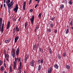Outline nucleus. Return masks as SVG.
<instances>
[{"label":"nucleus","mask_w":73,"mask_h":73,"mask_svg":"<svg viewBox=\"0 0 73 73\" xmlns=\"http://www.w3.org/2000/svg\"><path fill=\"white\" fill-rule=\"evenodd\" d=\"M10 2H11L10 0H6V3L7 4L8 9L9 11H10L12 7V5H13L14 4V2L12 1L9 3Z\"/></svg>","instance_id":"1"},{"label":"nucleus","mask_w":73,"mask_h":73,"mask_svg":"<svg viewBox=\"0 0 73 73\" xmlns=\"http://www.w3.org/2000/svg\"><path fill=\"white\" fill-rule=\"evenodd\" d=\"M18 61L19 62H21V58L15 57V61H14L13 62V64H14L13 69L16 70V66H17V63Z\"/></svg>","instance_id":"2"},{"label":"nucleus","mask_w":73,"mask_h":73,"mask_svg":"<svg viewBox=\"0 0 73 73\" xmlns=\"http://www.w3.org/2000/svg\"><path fill=\"white\" fill-rule=\"evenodd\" d=\"M19 71L18 73H21V69H22V64L21 62H20L19 63Z\"/></svg>","instance_id":"3"},{"label":"nucleus","mask_w":73,"mask_h":73,"mask_svg":"<svg viewBox=\"0 0 73 73\" xmlns=\"http://www.w3.org/2000/svg\"><path fill=\"white\" fill-rule=\"evenodd\" d=\"M12 56L13 57H15V49L12 48V51H11Z\"/></svg>","instance_id":"4"},{"label":"nucleus","mask_w":73,"mask_h":73,"mask_svg":"<svg viewBox=\"0 0 73 73\" xmlns=\"http://www.w3.org/2000/svg\"><path fill=\"white\" fill-rule=\"evenodd\" d=\"M35 61H34V60H33L30 63V65L31 66H35Z\"/></svg>","instance_id":"5"},{"label":"nucleus","mask_w":73,"mask_h":73,"mask_svg":"<svg viewBox=\"0 0 73 73\" xmlns=\"http://www.w3.org/2000/svg\"><path fill=\"white\" fill-rule=\"evenodd\" d=\"M34 18L35 17H34V15H33L32 18H30V21L31 22L32 24H33V23Z\"/></svg>","instance_id":"6"},{"label":"nucleus","mask_w":73,"mask_h":73,"mask_svg":"<svg viewBox=\"0 0 73 73\" xmlns=\"http://www.w3.org/2000/svg\"><path fill=\"white\" fill-rule=\"evenodd\" d=\"M18 9L19 7H18V6H17V4L16 5V7L14 8V11H15V12H17Z\"/></svg>","instance_id":"7"},{"label":"nucleus","mask_w":73,"mask_h":73,"mask_svg":"<svg viewBox=\"0 0 73 73\" xmlns=\"http://www.w3.org/2000/svg\"><path fill=\"white\" fill-rule=\"evenodd\" d=\"M23 8V10H25V7H26V1L24 2Z\"/></svg>","instance_id":"8"},{"label":"nucleus","mask_w":73,"mask_h":73,"mask_svg":"<svg viewBox=\"0 0 73 73\" xmlns=\"http://www.w3.org/2000/svg\"><path fill=\"white\" fill-rule=\"evenodd\" d=\"M19 52H20V49H19V48H18L16 51V53L17 56H18V55H19Z\"/></svg>","instance_id":"9"},{"label":"nucleus","mask_w":73,"mask_h":73,"mask_svg":"<svg viewBox=\"0 0 73 73\" xmlns=\"http://www.w3.org/2000/svg\"><path fill=\"white\" fill-rule=\"evenodd\" d=\"M19 39V36H16L15 38V42L16 43L18 39Z\"/></svg>","instance_id":"10"},{"label":"nucleus","mask_w":73,"mask_h":73,"mask_svg":"<svg viewBox=\"0 0 73 73\" xmlns=\"http://www.w3.org/2000/svg\"><path fill=\"white\" fill-rule=\"evenodd\" d=\"M10 26V22L9 21L8 22V24L7 25V29H8L9 28V27Z\"/></svg>","instance_id":"11"},{"label":"nucleus","mask_w":73,"mask_h":73,"mask_svg":"<svg viewBox=\"0 0 73 73\" xmlns=\"http://www.w3.org/2000/svg\"><path fill=\"white\" fill-rule=\"evenodd\" d=\"M52 71V68H50L48 70V73H51Z\"/></svg>","instance_id":"12"},{"label":"nucleus","mask_w":73,"mask_h":73,"mask_svg":"<svg viewBox=\"0 0 73 73\" xmlns=\"http://www.w3.org/2000/svg\"><path fill=\"white\" fill-rule=\"evenodd\" d=\"M4 23H3L2 24V26L1 27V32H3V31H4Z\"/></svg>","instance_id":"13"},{"label":"nucleus","mask_w":73,"mask_h":73,"mask_svg":"<svg viewBox=\"0 0 73 73\" xmlns=\"http://www.w3.org/2000/svg\"><path fill=\"white\" fill-rule=\"evenodd\" d=\"M37 48V47H36V45H34L33 46V49L34 50H36Z\"/></svg>","instance_id":"14"},{"label":"nucleus","mask_w":73,"mask_h":73,"mask_svg":"<svg viewBox=\"0 0 73 73\" xmlns=\"http://www.w3.org/2000/svg\"><path fill=\"white\" fill-rule=\"evenodd\" d=\"M10 42V40H6L5 41V43H9Z\"/></svg>","instance_id":"15"},{"label":"nucleus","mask_w":73,"mask_h":73,"mask_svg":"<svg viewBox=\"0 0 73 73\" xmlns=\"http://www.w3.org/2000/svg\"><path fill=\"white\" fill-rule=\"evenodd\" d=\"M16 30L17 32H19V29L18 28V26H17L16 27Z\"/></svg>","instance_id":"16"},{"label":"nucleus","mask_w":73,"mask_h":73,"mask_svg":"<svg viewBox=\"0 0 73 73\" xmlns=\"http://www.w3.org/2000/svg\"><path fill=\"white\" fill-rule=\"evenodd\" d=\"M54 66L55 68H56V69H58V66L57 64H55L54 65Z\"/></svg>","instance_id":"17"},{"label":"nucleus","mask_w":73,"mask_h":73,"mask_svg":"<svg viewBox=\"0 0 73 73\" xmlns=\"http://www.w3.org/2000/svg\"><path fill=\"white\" fill-rule=\"evenodd\" d=\"M41 65H39L38 66V71H40V70H41Z\"/></svg>","instance_id":"18"},{"label":"nucleus","mask_w":73,"mask_h":73,"mask_svg":"<svg viewBox=\"0 0 73 73\" xmlns=\"http://www.w3.org/2000/svg\"><path fill=\"white\" fill-rule=\"evenodd\" d=\"M69 3L70 5H72L73 4V2H72V0H70V1L69 2Z\"/></svg>","instance_id":"19"},{"label":"nucleus","mask_w":73,"mask_h":73,"mask_svg":"<svg viewBox=\"0 0 73 73\" xmlns=\"http://www.w3.org/2000/svg\"><path fill=\"white\" fill-rule=\"evenodd\" d=\"M64 8V5H62L60 6V8L62 9H63Z\"/></svg>","instance_id":"20"},{"label":"nucleus","mask_w":73,"mask_h":73,"mask_svg":"<svg viewBox=\"0 0 73 73\" xmlns=\"http://www.w3.org/2000/svg\"><path fill=\"white\" fill-rule=\"evenodd\" d=\"M47 31L49 32H52V29L49 28L48 29Z\"/></svg>","instance_id":"21"},{"label":"nucleus","mask_w":73,"mask_h":73,"mask_svg":"<svg viewBox=\"0 0 73 73\" xmlns=\"http://www.w3.org/2000/svg\"><path fill=\"white\" fill-rule=\"evenodd\" d=\"M7 58H9V54H6L5 55V57H7Z\"/></svg>","instance_id":"22"},{"label":"nucleus","mask_w":73,"mask_h":73,"mask_svg":"<svg viewBox=\"0 0 73 73\" xmlns=\"http://www.w3.org/2000/svg\"><path fill=\"white\" fill-rule=\"evenodd\" d=\"M3 62L0 60V66H1V65H3Z\"/></svg>","instance_id":"23"},{"label":"nucleus","mask_w":73,"mask_h":73,"mask_svg":"<svg viewBox=\"0 0 73 73\" xmlns=\"http://www.w3.org/2000/svg\"><path fill=\"white\" fill-rule=\"evenodd\" d=\"M68 32H69V29H67L66 31V34H68Z\"/></svg>","instance_id":"24"},{"label":"nucleus","mask_w":73,"mask_h":73,"mask_svg":"<svg viewBox=\"0 0 73 73\" xmlns=\"http://www.w3.org/2000/svg\"><path fill=\"white\" fill-rule=\"evenodd\" d=\"M27 25H28V23H27V22H25V28H27Z\"/></svg>","instance_id":"25"},{"label":"nucleus","mask_w":73,"mask_h":73,"mask_svg":"<svg viewBox=\"0 0 73 73\" xmlns=\"http://www.w3.org/2000/svg\"><path fill=\"white\" fill-rule=\"evenodd\" d=\"M63 56L64 57H66V52H64L63 54Z\"/></svg>","instance_id":"26"},{"label":"nucleus","mask_w":73,"mask_h":73,"mask_svg":"<svg viewBox=\"0 0 73 73\" xmlns=\"http://www.w3.org/2000/svg\"><path fill=\"white\" fill-rule=\"evenodd\" d=\"M41 13H40L38 15V17H39L40 19L41 18Z\"/></svg>","instance_id":"27"},{"label":"nucleus","mask_w":73,"mask_h":73,"mask_svg":"<svg viewBox=\"0 0 73 73\" xmlns=\"http://www.w3.org/2000/svg\"><path fill=\"white\" fill-rule=\"evenodd\" d=\"M66 68L67 69H70V66L69 65H66Z\"/></svg>","instance_id":"28"},{"label":"nucleus","mask_w":73,"mask_h":73,"mask_svg":"<svg viewBox=\"0 0 73 73\" xmlns=\"http://www.w3.org/2000/svg\"><path fill=\"white\" fill-rule=\"evenodd\" d=\"M4 70V68H3V67L1 66V71H3V70Z\"/></svg>","instance_id":"29"},{"label":"nucleus","mask_w":73,"mask_h":73,"mask_svg":"<svg viewBox=\"0 0 73 73\" xmlns=\"http://www.w3.org/2000/svg\"><path fill=\"white\" fill-rule=\"evenodd\" d=\"M70 25L71 26L73 25V21H71L70 23Z\"/></svg>","instance_id":"30"},{"label":"nucleus","mask_w":73,"mask_h":73,"mask_svg":"<svg viewBox=\"0 0 73 73\" xmlns=\"http://www.w3.org/2000/svg\"><path fill=\"white\" fill-rule=\"evenodd\" d=\"M12 66H10V72H12Z\"/></svg>","instance_id":"31"},{"label":"nucleus","mask_w":73,"mask_h":73,"mask_svg":"<svg viewBox=\"0 0 73 73\" xmlns=\"http://www.w3.org/2000/svg\"><path fill=\"white\" fill-rule=\"evenodd\" d=\"M13 33L14 34L15 33V32H16V29L15 28H14L13 29Z\"/></svg>","instance_id":"32"},{"label":"nucleus","mask_w":73,"mask_h":73,"mask_svg":"<svg viewBox=\"0 0 73 73\" xmlns=\"http://www.w3.org/2000/svg\"><path fill=\"white\" fill-rule=\"evenodd\" d=\"M27 58H25V63H26L27 62Z\"/></svg>","instance_id":"33"},{"label":"nucleus","mask_w":73,"mask_h":73,"mask_svg":"<svg viewBox=\"0 0 73 73\" xmlns=\"http://www.w3.org/2000/svg\"><path fill=\"white\" fill-rule=\"evenodd\" d=\"M54 19H55V17H53L51 19V20H52V21H54Z\"/></svg>","instance_id":"34"},{"label":"nucleus","mask_w":73,"mask_h":73,"mask_svg":"<svg viewBox=\"0 0 73 73\" xmlns=\"http://www.w3.org/2000/svg\"><path fill=\"white\" fill-rule=\"evenodd\" d=\"M58 58H59V59L61 58V55H60V54L58 55Z\"/></svg>","instance_id":"35"},{"label":"nucleus","mask_w":73,"mask_h":73,"mask_svg":"<svg viewBox=\"0 0 73 73\" xmlns=\"http://www.w3.org/2000/svg\"><path fill=\"white\" fill-rule=\"evenodd\" d=\"M39 50H40V52H42L43 50L42 49V48H39Z\"/></svg>","instance_id":"36"},{"label":"nucleus","mask_w":73,"mask_h":73,"mask_svg":"<svg viewBox=\"0 0 73 73\" xmlns=\"http://www.w3.org/2000/svg\"><path fill=\"white\" fill-rule=\"evenodd\" d=\"M50 27L52 28H53V24H51Z\"/></svg>","instance_id":"37"},{"label":"nucleus","mask_w":73,"mask_h":73,"mask_svg":"<svg viewBox=\"0 0 73 73\" xmlns=\"http://www.w3.org/2000/svg\"><path fill=\"white\" fill-rule=\"evenodd\" d=\"M43 59H41L40 60V63L41 64H42V63H43Z\"/></svg>","instance_id":"38"},{"label":"nucleus","mask_w":73,"mask_h":73,"mask_svg":"<svg viewBox=\"0 0 73 73\" xmlns=\"http://www.w3.org/2000/svg\"><path fill=\"white\" fill-rule=\"evenodd\" d=\"M49 52L51 54H52V51L50 49L49 50Z\"/></svg>","instance_id":"39"},{"label":"nucleus","mask_w":73,"mask_h":73,"mask_svg":"<svg viewBox=\"0 0 73 73\" xmlns=\"http://www.w3.org/2000/svg\"><path fill=\"white\" fill-rule=\"evenodd\" d=\"M36 1H38V3H39V2H40V0H35Z\"/></svg>","instance_id":"40"},{"label":"nucleus","mask_w":73,"mask_h":73,"mask_svg":"<svg viewBox=\"0 0 73 73\" xmlns=\"http://www.w3.org/2000/svg\"><path fill=\"white\" fill-rule=\"evenodd\" d=\"M3 65L4 66V67H5V68H6V64H5L4 63L3 64Z\"/></svg>","instance_id":"41"},{"label":"nucleus","mask_w":73,"mask_h":73,"mask_svg":"<svg viewBox=\"0 0 73 73\" xmlns=\"http://www.w3.org/2000/svg\"><path fill=\"white\" fill-rule=\"evenodd\" d=\"M6 5H5V4H4V8H5L6 9V8H7V7H5Z\"/></svg>","instance_id":"42"},{"label":"nucleus","mask_w":73,"mask_h":73,"mask_svg":"<svg viewBox=\"0 0 73 73\" xmlns=\"http://www.w3.org/2000/svg\"><path fill=\"white\" fill-rule=\"evenodd\" d=\"M2 19L1 18H0V23H2Z\"/></svg>","instance_id":"43"},{"label":"nucleus","mask_w":73,"mask_h":73,"mask_svg":"<svg viewBox=\"0 0 73 73\" xmlns=\"http://www.w3.org/2000/svg\"><path fill=\"white\" fill-rule=\"evenodd\" d=\"M38 64H40V60H38Z\"/></svg>","instance_id":"44"},{"label":"nucleus","mask_w":73,"mask_h":73,"mask_svg":"<svg viewBox=\"0 0 73 73\" xmlns=\"http://www.w3.org/2000/svg\"><path fill=\"white\" fill-rule=\"evenodd\" d=\"M38 6V4H37L35 7V8H36L37 7V6Z\"/></svg>","instance_id":"45"},{"label":"nucleus","mask_w":73,"mask_h":73,"mask_svg":"<svg viewBox=\"0 0 73 73\" xmlns=\"http://www.w3.org/2000/svg\"><path fill=\"white\" fill-rule=\"evenodd\" d=\"M1 25H2V22H0V27H1Z\"/></svg>","instance_id":"46"},{"label":"nucleus","mask_w":73,"mask_h":73,"mask_svg":"<svg viewBox=\"0 0 73 73\" xmlns=\"http://www.w3.org/2000/svg\"><path fill=\"white\" fill-rule=\"evenodd\" d=\"M30 12H33V9H30Z\"/></svg>","instance_id":"47"},{"label":"nucleus","mask_w":73,"mask_h":73,"mask_svg":"<svg viewBox=\"0 0 73 73\" xmlns=\"http://www.w3.org/2000/svg\"><path fill=\"white\" fill-rule=\"evenodd\" d=\"M38 27V26H37L35 28V29H37Z\"/></svg>","instance_id":"48"},{"label":"nucleus","mask_w":73,"mask_h":73,"mask_svg":"<svg viewBox=\"0 0 73 73\" xmlns=\"http://www.w3.org/2000/svg\"><path fill=\"white\" fill-rule=\"evenodd\" d=\"M31 0H30L29 3V5H30V4H31Z\"/></svg>","instance_id":"49"},{"label":"nucleus","mask_w":73,"mask_h":73,"mask_svg":"<svg viewBox=\"0 0 73 73\" xmlns=\"http://www.w3.org/2000/svg\"><path fill=\"white\" fill-rule=\"evenodd\" d=\"M13 20L14 21H16V19L15 18H13Z\"/></svg>","instance_id":"50"},{"label":"nucleus","mask_w":73,"mask_h":73,"mask_svg":"<svg viewBox=\"0 0 73 73\" xmlns=\"http://www.w3.org/2000/svg\"><path fill=\"white\" fill-rule=\"evenodd\" d=\"M54 32H55V33H57V30H55Z\"/></svg>","instance_id":"51"},{"label":"nucleus","mask_w":73,"mask_h":73,"mask_svg":"<svg viewBox=\"0 0 73 73\" xmlns=\"http://www.w3.org/2000/svg\"><path fill=\"white\" fill-rule=\"evenodd\" d=\"M37 29H35V33H36V31H37Z\"/></svg>","instance_id":"52"},{"label":"nucleus","mask_w":73,"mask_h":73,"mask_svg":"<svg viewBox=\"0 0 73 73\" xmlns=\"http://www.w3.org/2000/svg\"><path fill=\"white\" fill-rule=\"evenodd\" d=\"M6 60L8 62V61H9V60H8V58H6Z\"/></svg>","instance_id":"53"},{"label":"nucleus","mask_w":73,"mask_h":73,"mask_svg":"<svg viewBox=\"0 0 73 73\" xmlns=\"http://www.w3.org/2000/svg\"><path fill=\"white\" fill-rule=\"evenodd\" d=\"M1 27H0V32H1Z\"/></svg>","instance_id":"54"},{"label":"nucleus","mask_w":73,"mask_h":73,"mask_svg":"<svg viewBox=\"0 0 73 73\" xmlns=\"http://www.w3.org/2000/svg\"><path fill=\"white\" fill-rule=\"evenodd\" d=\"M1 8L2 9V7H3V5L1 4Z\"/></svg>","instance_id":"55"},{"label":"nucleus","mask_w":73,"mask_h":73,"mask_svg":"<svg viewBox=\"0 0 73 73\" xmlns=\"http://www.w3.org/2000/svg\"><path fill=\"white\" fill-rule=\"evenodd\" d=\"M71 28L73 30V27H71Z\"/></svg>","instance_id":"56"},{"label":"nucleus","mask_w":73,"mask_h":73,"mask_svg":"<svg viewBox=\"0 0 73 73\" xmlns=\"http://www.w3.org/2000/svg\"><path fill=\"white\" fill-rule=\"evenodd\" d=\"M67 28H69V26L68 25L67 26Z\"/></svg>","instance_id":"57"},{"label":"nucleus","mask_w":73,"mask_h":73,"mask_svg":"<svg viewBox=\"0 0 73 73\" xmlns=\"http://www.w3.org/2000/svg\"><path fill=\"white\" fill-rule=\"evenodd\" d=\"M65 73V71H64L63 72V73Z\"/></svg>","instance_id":"58"},{"label":"nucleus","mask_w":73,"mask_h":73,"mask_svg":"<svg viewBox=\"0 0 73 73\" xmlns=\"http://www.w3.org/2000/svg\"><path fill=\"white\" fill-rule=\"evenodd\" d=\"M4 3H5V1H4Z\"/></svg>","instance_id":"59"},{"label":"nucleus","mask_w":73,"mask_h":73,"mask_svg":"<svg viewBox=\"0 0 73 73\" xmlns=\"http://www.w3.org/2000/svg\"><path fill=\"white\" fill-rule=\"evenodd\" d=\"M20 19H18L19 21H20Z\"/></svg>","instance_id":"60"},{"label":"nucleus","mask_w":73,"mask_h":73,"mask_svg":"<svg viewBox=\"0 0 73 73\" xmlns=\"http://www.w3.org/2000/svg\"><path fill=\"white\" fill-rule=\"evenodd\" d=\"M19 19H21V17H20L19 18Z\"/></svg>","instance_id":"61"},{"label":"nucleus","mask_w":73,"mask_h":73,"mask_svg":"<svg viewBox=\"0 0 73 73\" xmlns=\"http://www.w3.org/2000/svg\"><path fill=\"white\" fill-rule=\"evenodd\" d=\"M0 5H1V4H0Z\"/></svg>","instance_id":"62"},{"label":"nucleus","mask_w":73,"mask_h":73,"mask_svg":"<svg viewBox=\"0 0 73 73\" xmlns=\"http://www.w3.org/2000/svg\"><path fill=\"white\" fill-rule=\"evenodd\" d=\"M4 1H5V0H4Z\"/></svg>","instance_id":"63"},{"label":"nucleus","mask_w":73,"mask_h":73,"mask_svg":"<svg viewBox=\"0 0 73 73\" xmlns=\"http://www.w3.org/2000/svg\"><path fill=\"white\" fill-rule=\"evenodd\" d=\"M24 73H25V72Z\"/></svg>","instance_id":"64"}]
</instances>
